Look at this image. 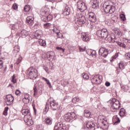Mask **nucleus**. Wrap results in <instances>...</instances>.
<instances>
[{"label":"nucleus","mask_w":130,"mask_h":130,"mask_svg":"<svg viewBox=\"0 0 130 130\" xmlns=\"http://www.w3.org/2000/svg\"><path fill=\"white\" fill-rule=\"evenodd\" d=\"M96 35L98 37H101L103 39H106L107 38L109 42H115L114 38L115 37L114 34H112V35H108V31L107 29H101L97 30Z\"/></svg>","instance_id":"obj_1"},{"label":"nucleus","mask_w":130,"mask_h":130,"mask_svg":"<svg viewBox=\"0 0 130 130\" xmlns=\"http://www.w3.org/2000/svg\"><path fill=\"white\" fill-rule=\"evenodd\" d=\"M103 9L106 14H113L115 12V7L110 5L108 1L104 3Z\"/></svg>","instance_id":"obj_2"},{"label":"nucleus","mask_w":130,"mask_h":130,"mask_svg":"<svg viewBox=\"0 0 130 130\" xmlns=\"http://www.w3.org/2000/svg\"><path fill=\"white\" fill-rule=\"evenodd\" d=\"M112 111L113 112H116L118 109L120 107V103L117 99L114 98L112 99L111 102Z\"/></svg>","instance_id":"obj_3"},{"label":"nucleus","mask_w":130,"mask_h":130,"mask_svg":"<svg viewBox=\"0 0 130 130\" xmlns=\"http://www.w3.org/2000/svg\"><path fill=\"white\" fill-rule=\"evenodd\" d=\"M76 24H79L80 26L86 23V18L81 14L77 13L75 16Z\"/></svg>","instance_id":"obj_4"},{"label":"nucleus","mask_w":130,"mask_h":130,"mask_svg":"<svg viewBox=\"0 0 130 130\" xmlns=\"http://www.w3.org/2000/svg\"><path fill=\"white\" fill-rule=\"evenodd\" d=\"M64 119L67 122H72L76 119V114L74 112L68 113L64 115Z\"/></svg>","instance_id":"obj_5"},{"label":"nucleus","mask_w":130,"mask_h":130,"mask_svg":"<svg viewBox=\"0 0 130 130\" xmlns=\"http://www.w3.org/2000/svg\"><path fill=\"white\" fill-rule=\"evenodd\" d=\"M91 81L92 84H95V85H100V84H101V82H102V76L99 75L92 76Z\"/></svg>","instance_id":"obj_6"},{"label":"nucleus","mask_w":130,"mask_h":130,"mask_svg":"<svg viewBox=\"0 0 130 130\" xmlns=\"http://www.w3.org/2000/svg\"><path fill=\"white\" fill-rule=\"evenodd\" d=\"M26 75H28L30 79H34V78L36 79L38 75V71L36 69L30 70L29 69L26 72Z\"/></svg>","instance_id":"obj_7"},{"label":"nucleus","mask_w":130,"mask_h":130,"mask_svg":"<svg viewBox=\"0 0 130 130\" xmlns=\"http://www.w3.org/2000/svg\"><path fill=\"white\" fill-rule=\"evenodd\" d=\"M99 54L100 56H102V57L105 58L109 54V51L108 49L102 47L99 49Z\"/></svg>","instance_id":"obj_8"},{"label":"nucleus","mask_w":130,"mask_h":130,"mask_svg":"<svg viewBox=\"0 0 130 130\" xmlns=\"http://www.w3.org/2000/svg\"><path fill=\"white\" fill-rule=\"evenodd\" d=\"M21 112L22 114L24 115V119H27V122H30V120H29L30 118H31V113H30V110H29L28 109H24L22 110Z\"/></svg>","instance_id":"obj_9"},{"label":"nucleus","mask_w":130,"mask_h":130,"mask_svg":"<svg viewBox=\"0 0 130 130\" xmlns=\"http://www.w3.org/2000/svg\"><path fill=\"white\" fill-rule=\"evenodd\" d=\"M77 8L81 12H85L87 10L86 4L82 1H79L77 3Z\"/></svg>","instance_id":"obj_10"},{"label":"nucleus","mask_w":130,"mask_h":130,"mask_svg":"<svg viewBox=\"0 0 130 130\" xmlns=\"http://www.w3.org/2000/svg\"><path fill=\"white\" fill-rule=\"evenodd\" d=\"M6 102L8 106L12 105L14 103V96L12 94H8L6 97Z\"/></svg>","instance_id":"obj_11"},{"label":"nucleus","mask_w":130,"mask_h":130,"mask_svg":"<svg viewBox=\"0 0 130 130\" xmlns=\"http://www.w3.org/2000/svg\"><path fill=\"white\" fill-rule=\"evenodd\" d=\"M90 38H91V36L90 34L88 32H82L81 34V39L83 41L85 42H87V41H89L90 40Z\"/></svg>","instance_id":"obj_12"},{"label":"nucleus","mask_w":130,"mask_h":130,"mask_svg":"<svg viewBox=\"0 0 130 130\" xmlns=\"http://www.w3.org/2000/svg\"><path fill=\"white\" fill-rule=\"evenodd\" d=\"M49 104L52 110H57V108H58V103H57L55 101L53 100L50 101V102H49Z\"/></svg>","instance_id":"obj_13"},{"label":"nucleus","mask_w":130,"mask_h":130,"mask_svg":"<svg viewBox=\"0 0 130 130\" xmlns=\"http://www.w3.org/2000/svg\"><path fill=\"white\" fill-rule=\"evenodd\" d=\"M89 16V20L90 22H92L93 23H95L96 21H97V17L96 14L94 13V12H90L88 14Z\"/></svg>","instance_id":"obj_14"},{"label":"nucleus","mask_w":130,"mask_h":130,"mask_svg":"<svg viewBox=\"0 0 130 130\" xmlns=\"http://www.w3.org/2000/svg\"><path fill=\"white\" fill-rule=\"evenodd\" d=\"M26 22L30 26H32L34 24V18L32 16H28L26 18Z\"/></svg>","instance_id":"obj_15"},{"label":"nucleus","mask_w":130,"mask_h":130,"mask_svg":"<svg viewBox=\"0 0 130 130\" xmlns=\"http://www.w3.org/2000/svg\"><path fill=\"white\" fill-rule=\"evenodd\" d=\"M28 35L29 32H28V31L23 29L21 30V32L19 34V36H20V37H22V38H25V37H27Z\"/></svg>","instance_id":"obj_16"},{"label":"nucleus","mask_w":130,"mask_h":130,"mask_svg":"<svg viewBox=\"0 0 130 130\" xmlns=\"http://www.w3.org/2000/svg\"><path fill=\"white\" fill-rule=\"evenodd\" d=\"M86 127L87 128H90V130H94L95 124L93 123V122H88L86 124Z\"/></svg>","instance_id":"obj_17"},{"label":"nucleus","mask_w":130,"mask_h":130,"mask_svg":"<svg viewBox=\"0 0 130 130\" xmlns=\"http://www.w3.org/2000/svg\"><path fill=\"white\" fill-rule=\"evenodd\" d=\"M70 13H71V9H70V8H69L68 6H66L62 13V15H63V16H69Z\"/></svg>","instance_id":"obj_18"},{"label":"nucleus","mask_w":130,"mask_h":130,"mask_svg":"<svg viewBox=\"0 0 130 130\" xmlns=\"http://www.w3.org/2000/svg\"><path fill=\"white\" fill-rule=\"evenodd\" d=\"M99 8V3L97 0H94L92 4V9H98Z\"/></svg>","instance_id":"obj_19"},{"label":"nucleus","mask_w":130,"mask_h":130,"mask_svg":"<svg viewBox=\"0 0 130 130\" xmlns=\"http://www.w3.org/2000/svg\"><path fill=\"white\" fill-rule=\"evenodd\" d=\"M119 115H120V116L123 117V116L125 115V109H124V108H121L120 110Z\"/></svg>","instance_id":"obj_20"},{"label":"nucleus","mask_w":130,"mask_h":130,"mask_svg":"<svg viewBox=\"0 0 130 130\" xmlns=\"http://www.w3.org/2000/svg\"><path fill=\"white\" fill-rule=\"evenodd\" d=\"M113 120L115 121V123H119V122H120V119L118 118L117 115L114 116L113 117Z\"/></svg>","instance_id":"obj_21"},{"label":"nucleus","mask_w":130,"mask_h":130,"mask_svg":"<svg viewBox=\"0 0 130 130\" xmlns=\"http://www.w3.org/2000/svg\"><path fill=\"white\" fill-rule=\"evenodd\" d=\"M39 44L41 46H46V42L45 40H43L42 39H39Z\"/></svg>","instance_id":"obj_22"},{"label":"nucleus","mask_w":130,"mask_h":130,"mask_svg":"<svg viewBox=\"0 0 130 130\" xmlns=\"http://www.w3.org/2000/svg\"><path fill=\"white\" fill-rule=\"evenodd\" d=\"M90 116H91V112H90V111H89L88 110H85L84 116H85V117H90Z\"/></svg>","instance_id":"obj_23"},{"label":"nucleus","mask_w":130,"mask_h":130,"mask_svg":"<svg viewBox=\"0 0 130 130\" xmlns=\"http://www.w3.org/2000/svg\"><path fill=\"white\" fill-rule=\"evenodd\" d=\"M45 122L46 124H51L52 120L50 118H47L45 119Z\"/></svg>","instance_id":"obj_24"},{"label":"nucleus","mask_w":130,"mask_h":130,"mask_svg":"<svg viewBox=\"0 0 130 130\" xmlns=\"http://www.w3.org/2000/svg\"><path fill=\"white\" fill-rule=\"evenodd\" d=\"M42 80H44L45 81L46 84L49 85V88H51V84L50 83V82L49 81V80L47 79V78H45V77H42Z\"/></svg>","instance_id":"obj_25"},{"label":"nucleus","mask_w":130,"mask_h":130,"mask_svg":"<svg viewBox=\"0 0 130 130\" xmlns=\"http://www.w3.org/2000/svg\"><path fill=\"white\" fill-rule=\"evenodd\" d=\"M46 14H47V12L45 11L44 9H41V12H40V15L42 16V17H44L45 18L46 16Z\"/></svg>","instance_id":"obj_26"},{"label":"nucleus","mask_w":130,"mask_h":130,"mask_svg":"<svg viewBox=\"0 0 130 130\" xmlns=\"http://www.w3.org/2000/svg\"><path fill=\"white\" fill-rule=\"evenodd\" d=\"M80 102V99H79L78 97L74 98L72 100V102L73 103H77V102Z\"/></svg>","instance_id":"obj_27"},{"label":"nucleus","mask_w":130,"mask_h":130,"mask_svg":"<svg viewBox=\"0 0 130 130\" xmlns=\"http://www.w3.org/2000/svg\"><path fill=\"white\" fill-rule=\"evenodd\" d=\"M96 54H97L96 51L91 50V55H90V56H92V57L95 58L96 57Z\"/></svg>","instance_id":"obj_28"},{"label":"nucleus","mask_w":130,"mask_h":130,"mask_svg":"<svg viewBox=\"0 0 130 130\" xmlns=\"http://www.w3.org/2000/svg\"><path fill=\"white\" fill-rule=\"evenodd\" d=\"M119 68L120 70H124V63L123 62L119 63Z\"/></svg>","instance_id":"obj_29"},{"label":"nucleus","mask_w":130,"mask_h":130,"mask_svg":"<svg viewBox=\"0 0 130 130\" xmlns=\"http://www.w3.org/2000/svg\"><path fill=\"white\" fill-rule=\"evenodd\" d=\"M14 51H15L16 53L20 52V48L18 46H15L14 47Z\"/></svg>","instance_id":"obj_30"},{"label":"nucleus","mask_w":130,"mask_h":130,"mask_svg":"<svg viewBox=\"0 0 130 130\" xmlns=\"http://www.w3.org/2000/svg\"><path fill=\"white\" fill-rule=\"evenodd\" d=\"M9 111V108L6 107L5 108L4 111L3 112V114L4 115H5V116H7L8 115V111Z\"/></svg>","instance_id":"obj_31"},{"label":"nucleus","mask_w":130,"mask_h":130,"mask_svg":"<svg viewBox=\"0 0 130 130\" xmlns=\"http://www.w3.org/2000/svg\"><path fill=\"white\" fill-rule=\"evenodd\" d=\"M82 77L84 79V80H88L89 78H90L89 77V75H88V74H82Z\"/></svg>","instance_id":"obj_32"},{"label":"nucleus","mask_w":130,"mask_h":130,"mask_svg":"<svg viewBox=\"0 0 130 130\" xmlns=\"http://www.w3.org/2000/svg\"><path fill=\"white\" fill-rule=\"evenodd\" d=\"M24 12H29L30 11V6L26 5L24 8Z\"/></svg>","instance_id":"obj_33"},{"label":"nucleus","mask_w":130,"mask_h":130,"mask_svg":"<svg viewBox=\"0 0 130 130\" xmlns=\"http://www.w3.org/2000/svg\"><path fill=\"white\" fill-rule=\"evenodd\" d=\"M15 78H16V77L15 76V75H13L12 78V82L13 83V84H16V83H17V79Z\"/></svg>","instance_id":"obj_34"},{"label":"nucleus","mask_w":130,"mask_h":130,"mask_svg":"<svg viewBox=\"0 0 130 130\" xmlns=\"http://www.w3.org/2000/svg\"><path fill=\"white\" fill-rule=\"evenodd\" d=\"M63 125L61 124V123L59 122L57 123V125L55 126H57V127L58 128V127L60 128V130H61V128H63V127H62Z\"/></svg>","instance_id":"obj_35"},{"label":"nucleus","mask_w":130,"mask_h":130,"mask_svg":"<svg viewBox=\"0 0 130 130\" xmlns=\"http://www.w3.org/2000/svg\"><path fill=\"white\" fill-rule=\"evenodd\" d=\"M50 26H51V24L48 23L44 24V28H45V29H47L49 28Z\"/></svg>","instance_id":"obj_36"},{"label":"nucleus","mask_w":130,"mask_h":130,"mask_svg":"<svg viewBox=\"0 0 130 130\" xmlns=\"http://www.w3.org/2000/svg\"><path fill=\"white\" fill-rule=\"evenodd\" d=\"M45 18H46L47 21H51V20H52V16H51V15L46 16L45 17Z\"/></svg>","instance_id":"obj_37"},{"label":"nucleus","mask_w":130,"mask_h":130,"mask_svg":"<svg viewBox=\"0 0 130 130\" xmlns=\"http://www.w3.org/2000/svg\"><path fill=\"white\" fill-rule=\"evenodd\" d=\"M4 61H3V58H0V69H3L4 67Z\"/></svg>","instance_id":"obj_38"},{"label":"nucleus","mask_w":130,"mask_h":130,"mask_svg":"<svg viewBox=\"0 0 130 130\" xmlns=\"http://www.w3.org/2000/svg\"><path fill=\"white\" fill-rule=\"evenodd\" d=\"M22 57L21 56H20L16 61L17 64H19L21 61H22Z\"/></svg>","instance_id":"obj_39"},{"label":"nucleus","mask_w":130,"mask_h":130,"mask_svg":"<svg viewBox=\"0 0 130 130\" xmlns=\"http://www.w3.org/2000/svg\"><path fill=\"white\" fill-rule=\"evenodd\" d=\"M22 101L24 103H25V104H27V103H29V102H30V100H26V99H23Z\"/></svg>","instance_id":"obj_40"},{"label":"nucleus","mask_w":130,"mask_h":130,"mask_svg":"<svg viewBox=\"0 0 130 130\" xmlns=\"http://www.w3.org/2000/svg\"><path fill=\"white\" fill-rule=\"evenodd\" d=\"M34 95L35 96V95H36V94H37V86H36V85H35L34 87Z\"/></svg>","instance_id":"obj_41"},{"label":"nucleus","mask_w":130,"mask_h":130,"mask_svg":"<svg viewBox=\"0 0 130 130\" xmlns=\"http://www.w3.org/2000/svg\"><path fill=\"white\" fill-rule=\"evenodd\" d=\"M56 49H57V50H59L60 51H62V52H64V49L61 47H57L56 48Z\"/></svg>","instance_id":"obj_42"},{"label":"nucleus","mask_w":130,"mask_h":130,"mask_svg":"<svg viewBox=\"0 0 130 130\" xmlns=\"http://www.w3.org/2000/svg\"><path fill=\"white\" fill-rule=\"evenodd\" d=\"M120 18H121V20H122L123 21H125L126 20L125 15H124V14H121L120 15Z\"/></svg>","instance_id":"obj_43"},{"label":"nucleus","mask_w":130,"mask_h":130,"mask_svg":"<svg viewBox=\"0 0 130 130\" xmlns=\"http://www.w3.org/2000/svg\"><path fill=\"white\" fill-rule=\"evenodd\" d=\"M125 56L127 59H129L130 58V53L127 52L125 54Z\"/></svg>","instance_id":"obj_44"},{"label":"nucleus","mask_w":130,"mask_h":130,"mask_svg":"<svg viewBox=\"0 0 130 130\" xmlns=\"http://www.w3.org/2000/svg\"><path fill=\"white\" fill-rule=\"evenodd\" d=\"M121 88L122 90H123V91H124V92H126V91H127V89H126V86H124L121 85Z\"/></svg>","instance_id":"obj_45"},{"label":"nucleus","mask_w":130,"mask_h":130,"mask_svg":"<svg viewBox=\"0 0 130 130\" xmlns=\"http://www.w3.org/2000/svg\"><path fill=\"white\" fill-rule=\"evenodd\" d=\"M15 94L16 95H17V96H19V95H20L21 94V91L18 90V89H17L15 91Z\"/></svg>","instance_id":"obj_46"},{"label":"nucleus","mask_w":130,"mask_h":130,"mask_svg":"<svg viewBox=\"0 0 130 130\" xmlns=\"http://www.w3.org/2000/svg\"><path fill=\"white\" fill-rule=\"evenodd\" d=\"M86 53L88 54V55H91V53H92V50L91 49H89V50H87L86 51Z\"/></svg>","instance_id":"obj_47"},{"label":"nucleus","mask_w":130,"mask_h":130,"mask_svg":"<svg viewBox=\"0 0 130 130\" xmlns=\"http://www.w3.org/2000/svg\"><path fill=\"white\" fill-rule=\"evenodd\" d=\"M17 9H18V5H17L16 4H13V10H17Z\"/></svg>","instance_id":"obj_48"},{"label":"nucleus","mask_w":130,"mask_h":130,"mask_svg":"<svg viewBox=\"0 0 130 130\" xmlns=\"http://www.w3.org/2000/svg\"><path fill=\"white\" fill-rule=\"evenodd\" d=\"M56 34H57V35L59 38H60V36H62V35H61V33H60L59 31L56 32Z\"/></svg>","instance_id":"obj_49"},{"label":"nucleus","mask_w":130,"mask_h":130,"mask_svg":"<svg viewBox=\"0 0 130 130\" xmlns=\"http://www.w3.org/2000/svg\"><path fill=\"white\" fill-rule=\"evenodd\" d=\"M45 109H46V110H49V105H48V102H47V103H46V107H45Z\"/></svg>","instance_id":"obj_50"},{"label":"nucleus","mask_w":130,"mask_h":130,"mask_svg":"<svg viewBox=\"0 0 130 130\" xmlns=\"http://www.w3.org/2000/svg\"><path fill=\"white\" fill-rule=\"evenodd\" d=\"M79 50H80V52H84V51H85V48H83L80 47Z\"/></svg>","instance_id":"obj_51"},{"label":"nucleus","mask_w":130,"mask_h":130,"mask_svg":"<svg viewBox=\"0 0 130 130\" xmlns=\"http://www.w3.org/2000/svg\"><path fill=\"white\" fill-rule=\"evenodd\" d=\"M35 37H36L37 39H38V37H40V34L36 33L35 35Z\"/></svg>","instance_id":"obj_52"},{"label":"nucleus","mask_w":130,"mask_h":130,"mask_svg":"<svg viewBox=\"0 0 130 130\" xmlns=\"http://www.w3.org/2000/svg\"><path fill=\"white\" fill-rule=\"evenodd\" d=\"M105 85L107 87H109L110 86V83L109 82H106Z\"/></svg>","instance_id":"obj_53"},{"label":"nucleus","mask_w":130,"mask_h":130,"mask_svg":"<svg viewBox=\"0 0 130 130\" xmlns=\"http://www.w3.org/2000/svg\"><path fill=\"white\" fill-rule=\"evenodd\" d=\"M48 112V110H46L45 109L44 110L43 113H44V114H46Z\"/></svg>","instance_id":"obj_54"},{"label":"nucleus","mask_w":130,"mask_h":130,"mask_svg":"<svg viewBox=\"0 0 130 130\" xmlns=\"http://www.w3.org/2000/svg\"><path fill=\"white\" fill-rule=\"evenodd\" d=\"M44 70L46 71V73H48V68L45 67V68H44Z\"/></svg>","instance_id":"obj_55"},{"label":"nucleus","mask_w":130,"mask_h":130,"mask_svg":"<svg viewBox=\"0 0 130 130\" xmlns=\"http://www.w3.org/2000/svg\"><path fill=\"white\" fill-rule=\"evenodd\" d=\"M116 42H117L118 45H119V46H120V45H121V43H120V42L117 41Z\"/></svg>","instance_id":"obj_56"},{"label":"nucleus","mask_w":130,"mask_h":130,"mask_svg":"<svg viewBox=\"0 0 130 130\" xmlns=\"http://www.w3.org/2000/svg\"><path fill=\"white\" fill-rule=\"evenodd\" d=\"M106 122H107L106 121H102V123L103 124H104L105 125H106Z\"/></svg>","instance_id":"obj_57"},{"label":"nucleus","mask_w":130,"mask_h":130,"mask_svg":"<svg viewBox=\"0 0 130 130\" xmlns=\"http://www.w3.org/2000/svg\"><path fill=\"white\" fill-rule=\"evenodd\" d=\"M23 99H26V100H27V99H29V96L27 97V96H26Z\"/></svg>","instance_id":"obj_58"},{"label":"nucleus","mask_w":130,"mask_h":130,"mask_svg":"<svg viewBox=\"0 0 130 130\" xmlns=\"http://www.w3.org/2000/svg\"><path fill=\"white\" fill-rule=\"evenodd\" d=\"M4 73L7 72V66H6L5 69L4 70Z\"/></svg>","instance_id":"obj_59"},{"label":"nucleus","mask_w":130,"mask_h":130,"mask_svg":"<svg viewBox=\"0 0 130 130\" xmlns=\"http://www.w3.org/2000/svg\"><path fill=\"white\" fill-rule=\"evenodd\" d=\"M49 1V2H51V3H54V0H47Z\"/></svg>","instance_id":"obj_60"},{"label":"nucleus","mask_w":130,"mask_h":130,"mask_svg":"<svg viewBox=\"0 0 130 130\" xmlns=\"http://www.w3.org/2000/svg\"><path fill=\"white\" fill-rule=\"evenodd\" d=\"M117 71L118 73H119V72H120V70L118 68H117Z\"/></svg>","instance_id":"obj_61"},{"label":"nucleus","mask_w":130,"mask_h":130,"mask_svg":"<svg viewBox=\"0 0 130 130\" xmlns=\"http://www.w3.org/2000/svg\"><path fill=\"white\" fill-rule=\"evenodd\" d=\"M32 106H33V108H34V110H35V106H34V105H32Z\"/></svg>","instance_id":"obj_62"},{"label":"nucleus","mask_w":130,"mask_h":130,"mask_svg":"<svg viewBox=\"0 0 130 130\" xmlns=\"http://www.w3.org/2000/svg\"><path fill=\"white\" fill-rule=\"evenodd\" d=\"M52 57V55H51L50 54L49 56V57L50 58V57Z\"/></svg>","instance_id":"obj_63"},{"label":"nucleus","mask_w":130,"mask_h":130,"mask_svg":"<svg viewBox=\"0 0 130 130\" xmlns=\"http://www.w3.org/2000/svg\"><path fill=\"white\" fill-rule=\"evenodd\" d=\"M61 130H65V129H64V128H62L61 129Z\"/></svg>","instance_id":"obj_64"}]
</instances>
